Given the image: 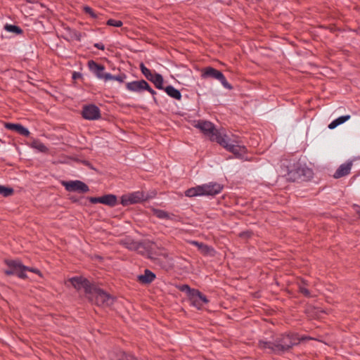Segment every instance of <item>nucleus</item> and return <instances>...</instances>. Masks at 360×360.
<instances>
[{"instance_id":"nucleus-1","label":"nucleus","mask_w":360,"mask_h":360,"mask_svg":"<svg viewBox=\"0 0 360 360\" xmlns=\"http://www.w3.org/2000/svg\"><path fill=\"white\" fill-rule=\"evenodd\" d=\"M304 338H299L297 334H281L272 340H259L258 347L274 354L281 355L288 352L294 345L300 343Z\"/></svg>"},{"instance_id":"nucleus-2","label":"nucleus","mask_w":360,"mask_h":360,"mask_svg":"<svg viewBox=\"0 0 360 360\" xmlns=\"http://www.w3.org/2000/svg\"><path fill=\"white\" fill-rule=\"evenodd\" d=\"M282 170L284 176L290 181H296L299 180L304 181L309 179L313 176L312 169L302 166L300 163H289L287 165H283Z\"/></svg>"},{"instance_id":"nucleus-3","label":"nucleus","mask_w":360,"mask_h":360,"mask_svg":"<svg viewBox=\"0 0 360 360\" xmlns=\"http://www.w3.org/2000/svg\"><path fill=\"white\" fill-rule=\"evenodd\" d=\"M223 186L217 182H210L187 189L185 195L189 198L203 195L214 196L223 190Z\"/></svg>"},{"instance_id":"nucleus-4","label":"nucleus","mask_w":360,"mask_h":360,"mask_svg":"<svg viewBox=\"0 0 360 360\" xmlns=\"http://www.w3.org/2000/svg\"><path fill=\"white\" fill-rule=\"evenodd\" d=\"M193 127L200 129L205 136H208L211 141L218 143V141L224 136V129H216L214 124L207 120H199L195 122Z\"/></svg>"},{"instance_id":"nucleus-5","label":"nucleus","mask_w":360,"mask_h":360,"mask_svg":"<svg viewBox=\"0 0 360 360\" xmlns=\"http://www.w3.org/2000/svg\"><path fill=\"white\" fill-rule=\"evenodd\" d=\"M90 299L97 306L101 307H108L113 304L115 297L104 291L103 290L94 285L91 292L88 294Z\"/></svg>"},{"instance_id":"nucleus-6","label":"nucleus","mask_w":360,"mask_h":360,"mask_svg":"<svg viewBox=\"0 0 360 360\" xmlns=\"http://www.w3.org/2000/svg\"><path fill=\"white\" fill-rule=\"evenodd\" d=\"M217 143L237 158H240L243 153H246V148L244 146H240V141L237 139H232L226 133Z\"/></svg>"},{"instance_id":"nucleus-7","label":"nucleus","mask_w":360,"mask_h":360,"mask_svg":"<svg viewBox=\"0 0 360 360\" xmlns=\"http://www.w3.org/2000/svg\"><path fill=\"white\" fill-rule=\"evenodd\" d=\"M4 263L8 269L4 271L7 276L15 275L18 278L25 279L27 278V274L24 273L23 264L18 259H6Z\"/></svg>"},{"instance_id":"nucleus-8","label":"nucleus","mask_w":360,"mask_h":360,"mask_svg":"<svg viewBox=\"0 0 360 360\" xmlns=\"http://www.w3.org/2000/svg\"><path fill=\"white\" fill-rule=\"evenodd\" d=\"M201 77L204 79H215L218 80L225 89L229 90L233 89V86L228 82L224 74L221 71L212 67H207L204 68Z\"/></svg>"},{"instance_id":"nucleus-9","label":"nucleus","mask_w":360,"mask_h":360,"mask_svg":"<svg viewBox=\"0 0 360 360\" xmlns=\"http://www.w3.org/2000/svg\"><path fill=\"white\" fill-rule=\"evenodd\" d=\"M149 199V196L141 191L131 192L122 195L120 198V203L123 206L140 203Z\"/></svg>"},{"instance_id":"nucleus-10","label":"nucleus","mask_w":360,"mask_h":360,"mask_svg":"<svg viewBox=\"0 0 360 360\" xmlns=\"http://www.w3.org/2000/svg\"><path fill=\"white\" fill-rule=\"evenodd\" d=\"M140 70L144 77L148 80L153 82L157 89H163L164 78L162 75L157 72H152L143 63L140 64Z\"/></svg>"},{"instance_id":"nucleus-11","label":"nucleus","mask_w":360,"mask_h":360,"mask_svg":"<svg viewBox=\"0 0 360 360\" xmlns=\"http://www.w3.org/2000/svg\"><path fill=\"white\" fill-rule=\"evenodd\" d=\"M61 184L68 192H77L84 194L89 191V187L80 180L63 181Z\"/></svg>"},{"instance_id":"nucleus-12","label":"nucleus","mask_w":360,"mask_h":360,"mask_svg":"<svg viewBox=\"0 0 360 360\" xmlns=\"http://www.w3.org/2000/svg\"><path fill=\"white\" fill-rule=\"evenodd\" d=\"M72 286L77 290L84 289L86 294L91 292L94 284L91 283L88 279L82 276H75L69 279Z\"/></svg>"},{"instance_id":"nucleus-13","label":"nucleus","mask_w":360,"mask_h":360,"mask_svg":"<svg viewBox=\"0 0 360 360\" xmlns=\"http://www.w3.org/2000/svg\"><path fill=\"white\" fill-rule=\"evenodd\" d=\"M88 67L91 72H93L97 78L103 79L105 82L108 81L110 77V73L105 72V67L101 64H98L91 60L88 62Z\"/></svg>"},{"instance_id":"nucleus-14","label":"nucleus","mask_w":360,"mask_h":360,"mask_svg":"<svg viewBox=\"0 0 360 360\" xmlns=\"http://www.w3.org/2000/svg\"><path fill=\"white\" fill-rule=\"evenodd\" d=\"M82 117L87 120H96L101 118V110L94 104H89L83 106Z\"/></svg>"},{"instance_id":"nucleus-15","label":"nucleus","mask_w":360,"mask_h":360,"mask_svg":"<svg viewBox=\"0 0 360 360\" xmlns=\"http://www.w3.org/2000/svg\"><path fill=\"white\" fill-rule=\"evenodd\" d=\"M193 292L194 293L189 297L191 305L196 307L198 309H200L204 304L209 302V300L207 297L198 290L196 289L195 291Z\"/></svg>"},{"instance_id":"nucleus-16","label":"nucleus","mask_w":360,"mask_h":360,"mask_svg":"<svg viewBox=\"0 0 360 360\" xmlns=\"http://www.w3.org/2000/svg\"><path fill=\"white\" fill-rule=\"evenodd\" d=\"M126 88L129 91L140 93L149 88V84L144 79H141L127 83Z\"/></svg>"},{"instance_id":"nucleus-17","label":"nucleus","mask_w":360,"mask_h":360,"mask_svg":"<svg viewBox=\"0 0 360 360\" xmlns=\"http://www.w3.org/2000/svg\"><path fill=\"white\" fill-rule=\"evenodd\" d=\"M4 127L6 129L15 131L20 135L28 137L30 134V131L20 124H15L7 122L5 123Z\"/></svg>"},{"instance_id":"nucleus-18","label":"nucleus","mask_w":360,"mask_h":360,"mask_svg":"<svg viewBox=\"0 0 360 360\" xmlns=\"http://www.w3.org/2000/svg\"><path fill=\"white\" fill-rule=\"evenodd\" d=\"M153 214L160 219H168L171 221H177V216L172 213H169L163 210L153 208Z\"/></svg>"},{"instance_id":"nucleus-19","label":"nucleus","mask_w":360,"mask_h":360,"mask_svg":"<svg viewBox=\"0 0 360 360\" xmlns=\"http://www.w3.org/2000/svg\"><path fill=\"white\" fill-rule=\"evenodd\" d=\"M352 165V162L342 164L334 173L333 177L335 179H339L349 174L350 173Z\"/></svg>"},{"instance_id":"nucleus-20","label":"nucleus","mask_w":360,"mask_h":360,"mask_svg":"<svg viewBox=\"0 0 360 360\" xmlns=\"http://www.w3.org/2000/svg\"><path fill=\"white\" fill-rule=\"evenodd\" d=\"M156 278L155 274L149 269H145L144 274L138 276V281L143 284L151 283Z\"/></svg>"},{"instance_id":"nucleus-21","label":"nucleus","mask_w":360,"mask_h":360,"mask_svg":"<svg viewBox=\"0 0 360 360\" xmlns=\"http://www.w3.org/2000/svg\"><path fill=\"white\" fill-rule=\"evenodd\" d=\"M123 245L124 247L130 250H139L141 248L143 247V244L141 241H136L131 238H127L123 241Z\"/></svg>"},{"instance_id":"nucleus-22","label":"nucleus","mask_w":360,"mask_h":360,"mask_svg":"<svg viewBox=\"0 0 360 360\" xmlns=\"http://www.w3.org/2000/svg\"><path fill=\"white\" fill-rule=\"evenodd\" d=\"M112 360H139L134 354L123 351L116 352L111 358Z\"/></svg>"},{"instance_id":"nucleus-23","label":"nucleus","mask_w":360,"mask_h":360,"mask_svg":"<svg viewBox=\"0 0 360 360\" xmlns=\"http://www.w3.org/2000/svg\"><path fill=\"white\" fill-rule=\"evenodd\" d=\"M167 93V94L172 98L180 101L181 99V94L179 90L174 88L172 85H168L165 88L163 87V89Z\"/></svg>"},{"instance_id":"nucleus-24","label":"nucleus","mask_w":360,"mask_h":360,"mask_svg":"<svg viewBox=\"0 0 360 360\" xmlns=\"http://www.w3.org/2000/svg\"><path fill=\"white\" fill-rule=\"evenodd\" d=\"M101 204L114 207L117 205V196L113 194H107L101 196Z\"/></svg>"},{"instance_id":"nucleus-25","label":"nucleus","mask_w":360,"mask_h":360,"mask_svg":"<svg viewBox=\"0 0 360 360\" xmlns=\"http://www.w3.org/2000/svg\"><path fill=\"white\" fill-rule=\"evenodd\" d=\"M83 11L89 15L92 18L96 19L98 20H101L103 19V15L101 13H96L90 6H84L83 7Z\"/></svg>"},{"instance_id":"nucleus-26","label":"nucleus","mask_w":360,"mask_h":360,"mask_svg":"<svg viewBox=\"0 0 360 360\" xmlns=\"http://www.w3.org/2000/svg\"><path fill=\"white\" fill-rule=\"evenodd\" d=\"M307 283L305 281L302 280L301 282L298 283L299 292L302 293L306 297H311V295L310 291L307 288Z\"/></svg>"},{"instance_id":"nucleus-27","label":"nucleus","mask_w":360,"mask_h":360,"mask_svg":"<svg viewBox=\"0 0 360 360\" xmlns=\"http://www.w3.org/2000/svg\"><path fill=\"white\" fill-rule=\"evenodd\" d=\"M66 31L68 32L69 37L72 40H76L80 41L82 39V34L75 29L68 27Z\"/></svg>"},{"instance_id":"nucleus-28","label":"nucleus","mask_w":360,"mask_h":360,"mask_svg":"<svg viewBox=\"0 0 360 360\" xmlns=\"http://www.w3.org/2000/svg\"><path fill=\"white\" fill-rule=\"evenodd\" d=\"M4 30L9 32H13L16 34H20L22 33V30L17 25L6 24L4 25Z\"/></svg>"},{"instance_id":"nucleus-29","label":"nucleus","mask_w":360,"mask_h":360,"mask_svg":"<svg viewBox=\"0 0 360 360\" xmlns=\"http://www.w3.org/2000/svg\"><path fill=\"white\" fill-rule=\"evenodd\" d=\"M193 243L198 247L199 249L205 254H210V252L214 251V249L202 243H199L198 241H193Z\"/></svg>"},{"instance_id":"nucleus-30","label":"nucleus","mask_w":360,"mask_h":360,"mask_svg":"<svg viewBox=\"0 0 360 360\" xmlns=\"http://www.w3.org/2000/svg\"><path fill=\"white\" fill-rule=\"evenodd\" d=\"M144 245L143 248H141L139 250H136V251L140 253L141 255H145L149 254L151 250V243L150 241L148 242H142Z\"/></svg>"},{"instance_id":"nucleus-31","label":"nucleus","mask_w":360,"mask_h":360,"mask_svg":"<svg viewBox=\"0 0 360 360\" xmlns=\"http://www.w3.org/2000/svg\"><path fill=\"white\" fill-rule=\"evenodd\" d=\"M178 289L181 291L187 293V295L188 297H191V295L194 293L193 291H195L196 289L191 288L188 285L184 284L178 286Z\"/></svg>"},{"instance_id":"nucleus-32","label":"nucleus","mask_w":360,"mask_h":360,"mask_svg":"<svg viewBox=\"0 0 360 360\" xmlns=\"http://www.w3.org/2000/svg\"><path fill=\"white\" fill-rule=\"evenodd\" d=\"M13 188L0 185V194L4 197H8L13 193Z\"/></svg>"},{"instance_id":"nucleus-33","label":"nucleus","mask_w":360,"mask_h":360,"mask_svg":"<svg viewBox=\"0 0 360 360\" xmlns=\"http://www.w3.org/2000/svg\"><path fill=\"white\" fill-rule=\"evenodd\" d=\"M110 77L111 78L108 79V81L109 80H115V81L119 82L120 83H122L127 78V75L124 73H120L117 75H112L110 74Z\"/></svg>"},{"instance_id":"nucleus-34","label":"nucleus","mask_w":360,"mask_h":360,"mask_svg":"<svg viewBox=\"0 0 360 360\" xmlns=\"http://www.w3.org/2000/svg\"><path fill=\"white\" fill-rule=\"evenodd\" d=\"M106 25L109 26H113L116 27H120L122 26L123 22L121 20H115V19H109L106 22Z\"/></svg>"},{"instance_id":"nucleus-35","label":"nucleus","mask_w":360,"mask_h":360,"mask_svg":"<svg viewBox=\"0 0 360 360\" xmlns=\"http://www.w3.org/2000/svg\"><path fill=\"white\" fill-rule=\"evenodd\" d=\"M23 267H24L23 268L24 273H26V271H30V272L34 273L39 276L41 275V271L37 268L27 266H25L24 264H23Z\"/></svg>"},{"instance_id":"nucleus-36","label":"nucleus","mask_w":360,"mask_h":360,"mask_svg":"<svg viewBox=\"0 0 360 360\" xmlns=\"http://www.w3.org/2000/svg\"><path fill=\"white\" fill-rule=\"evenodd\" d=\"M146 91H148L153 96V101L155 102V103L156 105H158V101L156 98V94H157L156 91L155 90H153L150 86H149V88L146 89Z\"/></svg>"},{"instance_id":"nucleus-37","label":"nucleus","mask_w":360,"mask_h":360,"mask_svg":"<svg viewBox=\"0 0 360 360\" xmlns=\"http://www.w3.org/2000/svg\"><path fill=\"white\" fill-rule=\"evenodd\" d=\"M351 116L349 115H342L337 118L339 124L345 123L346 121L350 119Z\"/></svg>"},{"instance_id":"nucleus-38","label":"nucleus","mask_w":360,"mask_h":360,"mask_svg":"<svg viewBox=\"0 0 360 360\" xmlns=\"http://www.w3.org/2000/svg\"><path fill=\"white\" fill-rule=\"evenodd\" d=\"M87 200L91 203H101V197H88Z\"/></svg>"},{"instance_id":"nucleus-39","label":"nucleus","mask_w":360,"mask_h":360,"mask_svg":"<svg viewBox=\"0 0 360 360\" xmlns=\"http://www.w3.org/2000/svg\"><path fill=\"white\" fill-rule=\"evenodd\" d=\"M338 125L340 124H338L337 119H335L329 124L328 128L333 129L337 127Z\"/></svg>"},{"instance_id":"nucleus-40","label":"nucleus","mask_w":360,"mask_h":360,"mask_svg":"<svg viewBox=\"0 0 360 360\" xmlns=\"http://www.w3.org/2000/svg\"><path fill=\"white\" fill-rule=\"evenodd\" d=\"M72 202H79V203H82L81 202V200L84 199V197H80V198H77V197H75V196H71L69 198Z\"/></svg>"},{"instance_id":"nucleus-41","label":"nucleus","mask_w":360,"mask_h":360,"mask_svg":"<svg viewBox=\"0 0 360 360\" xmlns=\"http://www.w3.org/2000/svg\"><path fill=\"white\" fill-rule=\"evenodd\" d=\"M94 46L96 47V49H99V50L103 51L105 49V46L101 42L95 43Z\"/></svg>"},{"instance_id":"nucleus-42","label":"nucleus","mask_w":360,"mask_h":360,"mask_svg":"<svg viewBox=\"0 0 360 360\" xmlns=\"http://www.w3.org/2000/svg\"><path fill=\"white\" fill-rule=\"evenodd\" d=\"M37 148L41 152H45L47 150L46 146L42 143H40Z\"/></svg>"},{"instance_id":"nucleus-43","label":"nucleus","mask_w":360,"mask_h":360,"mask_svg":"<svg viewBox=\"0 0 360 360\" xmlns=\"http://www.w3.org/2000/svg\"><path fill=\"white\" fill-rule=\"evenodd\" d=\"M81 77H82V74L81 73L77 72H74L72 73V77L73 79H76L79 78Z\"/></svg>"},{"instance_id":"nucleus-44","label":"nucleus","mask_w":360,"mask_h":360,"mask_svg":"<svg viewBox=\"0 0 360 360\" xmlns=\"http://www.w3.org/2000/svg\"><path fill=\"white\" fill-rule=\"evenodd\" d=\"M355 210L356 213L360 216V206L355 205Z\"/></svg>"}]
</instances>
